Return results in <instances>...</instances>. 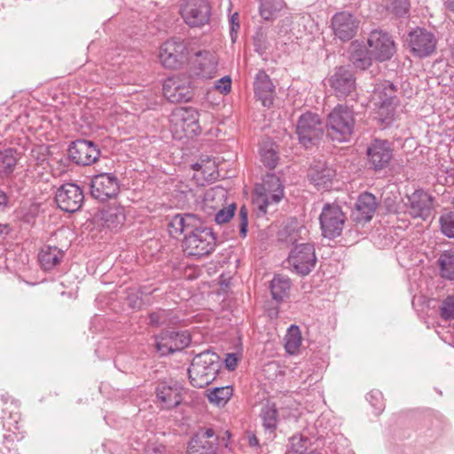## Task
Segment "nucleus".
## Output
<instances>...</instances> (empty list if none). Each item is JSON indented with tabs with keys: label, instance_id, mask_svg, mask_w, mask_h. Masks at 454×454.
Wrapping results in <instances>:
<instances>
[{
	"label": "nucleus",
	"instance_id": "f257e3e1",
	"mask_svg": "<svg viewBox=\"0 0 454 454\" xmlns=\"http://www.w3.org/2000/svg\"><path fill=\"white\" fill-rule=\"evenodd\" d=\"M168 229L170 236L175 239L184 235V251L189 256L202 257L215 248L216 239L214 232L194 214L175 215L169 220Z\"/></svg>",
	"mask_w": 454,
	"mask_h": 454
},
{
	"label": "nucleus",
	"instance_id": "f03ea898",
	"mask_svg": "<svg viewBox=\"0 0 454 454\" xmlns=\"http://www.w3.org/2000/svg\"><path fill=\"white\" fill-rule=\"evenodd\" d=\"M285 196L284 185L279 177L274 174H268L261 184L254 189L253 205L257 217H263L270 212L276 210V206Z\"/></svg>",
	"mask_w": 454,
	"mask_h": 454
},
{
	"label": "nucleus",
	"instance_id": "7ed1b4c3",
	"mask_svg": "<svg viewBox=\"0 0 454 454\" xmlns=\"http://www.w3.org/2000/svg\"><path fill=\"white\" fill-rule=\"evenodd\" d=\"M356 125L352 106L338 104L327 115L325 129L327 137L339 143L350 139Z\"/></svg>",
	"mask_w": 454,
	"mask_h": 454
},
{
	"label": "nucleus",
	"instance_id": "20e7f679",
	"mask_svg": "<svg viewBox=\"0 0 454 454\" xmlns=\"http://www.w3.org/2000/svg\"><path fill=\"white\" fill-rule=\"evenodd\" d=\"M221 368L220 356L210 350L196 355L188 369L191 384L199 388L209 385Z\"/></svg>",
	"mask_w": 454,
	"mask_h": 454
},
{
	"label": "nucleus",
	"instance_id": "39448f33",
	"mask_svg": "<svg viewBox=\"0 0 454 454\" xmlns=\"http://www.w3.org/2000/svg\"><path fill=\"white\" fill-rule=\"evenodd\" d=\"M372 101L376 106V118L384 125L393 122L399 105L397 87L389 81L377 83L372 94Z\"/></svg>",
	"mask_w": 454,
	"mask_h": 454
},
{
	"label": "nucleus",
	"instance_id": "423d86ee",
	"mask_svg": "<svg viewBox=\"0 0 454 454\" xmlns=\"http://www.w3.org/2000/svg\"><path fill=\"white\" fill-rule=\"evenodd\" d=\"M170 129L176 139L193 137L200 131L199 113L193 107H176L169 117Z\"/></svg>",
	"mask_w": 454,
	"mask_h": 454
},
{
	"label": "nucleus",
	"instance_id": "0eeeda50",
	"mask_svg": "<svg viewBox=\"0 0 454 454\" xmlns=\"http://www.w3.org/2000/svg\"><path fill=\"white\" fill-rule=\"evenodd\" d=\"M3 427L10 434L4 435V441L0 447L1 454H16L17 450L14 448V441H19L22 436L19 437V422L20 415L18 411V406L14 403L10 404L6 403V406L3 409V415L1 417Z\"/></svg>",
	"mask_w": 454,
	"mask_h": 454
},
{
	"label": "nucleus",
	"instance_id": "6e6552de",
	"mask_svg": "<svg viewBox=\"0 0 454 454\" xmlns=\"http://www.w3.org/2000/svg\"><path fill=\"white\" fill-rule=\"evenodd\" d=\"M367 45L370 56L380 62L389 60L396 52L393 36L381 29L372 30L369 34Z\"/></svg>",
	"mask_w": 454,
	"mask_h": 454
},
{
	"label": "nucleus",
	"instance_id": "1a4fd4ad",
	"mask_svg": "<svg viewBox=\"0 0 454 454\" xmlns=\"http://www.w3.org/2000/svg\"><path fill=\"white\" fill-rule=\"evenodd\" d=\"M406 42L411 53L419 59L429 57L436 50L435 35L424 27H416L410 31Z\"/></svg>",
	"mask_w": 454,
	"mask_h": 454
},
{
	"label": "nucleus",
	"instance_id": "9d476101",
	"mask_svg": "<svg viewBox=\"0 0 454 454\" xmlns=\"http://www.w3.org/2000/svg\"><path fill=\"white\" fill-rule=\"evenodd\" d=\"M188 50L184 42L179 38H172L163 43L160 48V61L169 69L178 68L187 59Z\"/></svg>",
	"mask_w": 454,
	"mask_h": 454
},
{
	"label": "nucleus",
	"instance_id": "9b49d317",
	"mask_svg": "<svg viewBox=\"0 0 454 454\" xmlns=\"http://www.w3.org/2000/svg\"><path fill=\"white\" fill-rule=\"evenodd\" d=\"M296 133L300 142L306 147L319 140L324 133L323 123L316 114L307 112L300 116Z\"/></svg>",
	"mask_w": 454,
	"mask_h": 454
},
{
	"label": "nucleus",
	"instance_id": "f8f14e48",
	"mask_svg": "<svg viewBox=\"0 0 454 454\" xmlns=\"http://www.w3.org/2000/svg\"><path fill=\"white\" fill-rule=\"evenodd\" d=\"M319 221L324 237L332 239L341 234L346 217L338 205L326 204Z\"/></svg>",
	"mask_w": 454,
	"mask_h": 454
},
{
	"label": "nucleus",
	"instance_id": "ddd939ff",
	"mask_svg": "<svg viewBox=\"0 0 454 454\" xmlns=\"http://www.w3.org/2000/svg\"><path fill=\"white\" fill-rule=\"evenodd\" d=\"M317 257L313 245L299 244L290 252L287 259L289 267L300 275H308L315 267Z\"/></svg>",
	"mask_w": 454,
	"mask_h": 454
},
{
	"label": "nucleus",
	"instance_id": "4468645a",
	"mask_svg": "<svg viewBox=\"0 0 454 454\" xmlns=\"http://www.w3.org/2000/svg\"><path fill=\"white\" fill-rule=\"evenodd\" d=\"M329 83L338 98L356 96V82L353 71L346 67L336 68L334 74L329 78Z\"/></svg>",
	"mask_w": 454,
	"mask_h": 454
},
{
	"label": "nucleus",
	"instance_id": "2eb2a0df",
	"mask_svg": "<svg viewBox=\"0 0 454 454\" xmlns=\"http://www.w3.org/2000/svg\"><path fill=\"white\" fill-rule=\"evenodd\" d=\"M120 190L117 176L112 173L95 175L90 181V194L99 200L106 201L115 198Z\"/></svg>",
	"mask_w": 454,
	"mask_h": 454
},
{
	"label": "nucleus",
	"instance_id": "dca6fc26",
	"mask_svg": "<svg viewBox=\"0 0 454 454\" xmlns=\"http://www.w3.org/2000/svg\"><path fill=\"white\" fill-rule=\"evenodd\" d=\"M181 15L190 27H202L211 15V8L207 0H186L181 7Z\"/></svg>",
	"mask_w": 454,
	"mask_h": 454
},
{
	"label": "nucleus",
	"instance_id": "f3484780",
	"mask_svg": "<svg viewBox=\"0 0 454 454\" xmlns=\"http://www.w3.org/2000/svg\"><path fill=\"white\" fill-rule=\"evenodd\" d=\"M359 24L358 18L349 12H337L331 20L334 36L342 42H348L356 35Z\"/></svg>",
	"mask_w": 454,
	"mask_h": 454
},
{
	"label": "nucleus",
	"instance_id": "a211bd4d",
	"mask_svg": "<svg viewBox=\"0 0 454 454\" xmlns=\"http://www.w3.org/2000/svg\"><path fill=\"white\" fill-rule=\"evenodd\" d=\"M190 341V336L186 332L167 330L156 336L155 346L162 356H166L184 349Z\"/></svg>",
	"mask_w": 454,
	"mask_h": 454
},
{
	"label": "nucleus",
	"instance_id": "6ab92c4d",
	"mask_svg": "<svg viewBox=\"0 0 454 454\" xmlns=\"http://www.w3.org/2000/svg\"><path fill=\"white\" fill-rule=\"evenodd\" d=\"M84 200L82 189L71 183L62 184L55 194V200L59 207L66 212H75L81 207Z\"/></svg>",
	"mask_w": 454,
	"mask_h": 454
},
{
	"label": "nucleus",
	"instance_id": "aec40b11",
	"mask_svg": "<svg viewBox=\"0 0 454 454\" xmlns=\"http://www.w3.org/2000/svg\"><path fill=\"white\" fill-rule=\"evenodd\" d=\"M366 154L372 168L381 170L389 165L393 158V148L387 140L375 138L367 146Z\"/></svg>",
	"mask_w": 454,
	"mask_h": 454
},
{
	"label": "nucleus",
	"instance_id": "412c9836",
	"mask_svg": "<svg viewBox=\"0 0 454 454\" xmlns=\"http://www.w3.org/2000/svg\"><path fill=\"white\" fill-rule=\"evenodd\" d=\"M99 150L94 143L79 139L69 145L68 155L78 165L88 166L94 163L99 157Z\"/></svg>",
	"mask_w": 454,
	"mask_h": 454
},
{
	"label": "nucleus",
	"instance_id": "4be33fe9",
	"mask_svg": "<svg viewBox=\"0 0 454 454\" xmlns=\"http://www.w3.org/2000/svg\"><path fill=\"white\" fill-rule=\"evenodd\" d=\"M433 197L423 190H416L411 195L407 196V201L404 203L408 214L413 217H427L433 207Z\"/></svg>",
	"mask_w": 454,
	"mask_h": 454
},
{
	"label": "nucleus",
	"instance_id": "5701e85b",
	"mask_svg": "<svg viewBox=\"0 0 454 454\" xmlns=\"http://www.w3.org/2000/svg\"><path fill=\"white\" fill-rule=\"evenodd\" d=\"M218 437L212 428L199 431L190 441L187 454H215Z\"/></svg>",
	"mask_w": 454,
	"mask_h": 454
},
{
	"label": "nucleus",
	"instance_id": "b1692460",
	"mask_svg": "<svg viewBox=\"0 0 454 454\" xmlns=\"http://www.w3.org/2000/svg\"><path fill=\"white\" fill-rule=\"evenodd\" d=\"M192 168L194 171L192 178L200 186L215 181L220 176L218 165L215 160L209 157L200 159L192 165Z\"/></svg>",
	"mask_w": 454,
	"mask_h": 454
},
{
	"label": "nucleus",
	"instance_id": "393cba45",
	"mask_svg": "<svg viewBox=\"0 0 454 454\" xmlns=\"http://www.w3.org/2000/svg\"><path fill=\"white\" fill-rule=\"evenodd\" d=\"M254 91L255 98L264 107L270 108L275 98V86L264 71H259L254 78Z\"/></svg>",
	"mask_w": 454,
	"mask_h": 454
},
{
	"label": "nucleus",
	"instance_id": "a878e982",
	"mask_svg": "<svg viewBox=\"0 0 454 454\" xmlns=\"http://www.w3.org/2000/svg\"><path fill=\"white\" fill-rule=\"evenodd\" d=\"M182 387L177 381H162L156 387L157 398L165 409H171L182 402Z\"/></svg>",
	"mask_w": 454,
	"mask_h": 454
},
{
	"label": "nucleus",
	"instance_id": "bb28decb",
	"mask_svg": "<svg viewBox=\"0 0 454 454\" xmlns=\"http://www.w3.org/2000/svg\"><path fill=\"white\" fill-rule=\"evenodd\" d=\"M163 94L172 103L187 102L192 98V90L190 86L176 78L165 81Z\"/></svg>",
	"mask_w": 454,
	"mask_h": 454
},
{
	"label": "nucleus",
	"instance_id": "cd10ccee",
	"mask_svg": "<svg viewBox=\"0 0 454 454\" xmlns=\"http://www.w3.org/2000/svg\"><path fill=\"white\" fill-rule=\"evenodd\" d=\"M377 201L374 195L369 192L362 193L355 205L352 211V218L357 223L369 222L377 208Z\"/></svg>",
	"mask_w": 454,
	"mask_h": 454
},
{
	"label": "nucleus",
	"instance_id": "c85d7f7f",
	"mask_svg": "<svg viewBox=\"0 0 454 454\" xmlns=\"http://www.w3.org/2000/svg\"><path fill=\"white\" fill-rule=\"evenodd\" d=\"M335 171L329 168L325 162L318 161L309 169L308 177L317 190H327L331 187Z\"/></svg>",
	"mask_w": 454,
	"mask_h": 454
},
{
	"label": "nucleus",
	"instance_id": "c756f323",
	"mask_svg": "<svg viewBox=\"0 0 454 454\" xmlns=\"http://www.w3.org/2000/svg\"><path fill=\"white\" fill-rule=\"evenodd\" d=\"M101 220L106 227L116 231L126 221L125 208L117 204L104 207L101 209Z\"/></svg>",
	"mask_w": 454,
	"mask_h": 454
},
{
	"label": "nucleus",
	"instance_id": "7c9ffc66",
	"mask_svg": "<svg viewBox=\"0 0 454 454\" xmlns=\"http://www.w3.org/2000/svg\"><path fill=\"white\" fill-rule=\"evenodd\" d=\"M195 65L197 75L202 78H212L216 72L217 61L209 51H199L196 53Z\"/></svg>",
	"mask_w": 454,
	"mask_h": 454
},
{
	"label": "nucleus",
	"instance_id": "2f4dec72",
	"mask_svg": "<svg viewBox=\"0 0 454 454\" xmlns=\"http://www.w3.org/2000/svg\"><path fill=\"white\" fill-rule=\"evenodd\" d=\"M65 253L55 246H44L41 248L38 260L44 270H51L60 263Z\"/></svg>",
	"mask_w": 454,
	"mask_h": 454
},
{
	"label": "nucleus",
	"instance_id": "473e14b6",
	"mask_svg": "<svg viewBox=\"0 0 454 454\" xmlns=\"http://www.w3.org/2000/svg\"><path fill=\"white\" fill-rule=\"evenodd\" d=\"M19 160V154L12 148L0 151V176H10L14 171Z\"/></svg>",
	"mask_w": 454,
	"mask_h": 454
},
{
	"label": "nucleus",
	"instance_id": "72a5a7b5",
	"mask_svg": "<svg viewBox=\"0 0 454 454\" xmlns=\"http://www.w3.org/2000/svg\"><path fill=\"white\" fill-rule=\"evenodd\" d=\"M291 286L290 279L286 277L277 275L270 282V293L272 298L279 302L288 296Z\"/></svg>",
	"mask_w": 454,
	"mask_h": 454
},
{
	"label": "nucleus",
	"instance_id": "f704fd0d",
	"mask_svg": "<svg viewBox=\"0 0 454 454\" xmlns=\"http://www.w3.org/2000/svg\"><path fill=\"white\" fill-rule=\"evenodd\" d=\"M262 162L269 168H275L278 161V146L270 141H265L260 147Z\"/></svg>",
	"mask_w": 454,
	"mask_h": 454
},
{
	"label": "nucleus",
	"instance_id": "c9c22d12",
	"mask_svg": "<svg viewBox=\"0 0 454 454\" xmlns=\"http://www.w3.org/2000/svg\"><path fill=\"white\" fill-rule=\"evenodd\" d=\"M260 15L265 20L275 19L284 7L283 0H258Z\"/></svg>",
	"mask_w": 454,
	"mask_h": 454
},
{
	"label": "nucleus",
	"instance_id": "e433bc0d",
	"mask_svg": "<svg viewBox=\"0 0 454 454\" xmlns=\"http://www.w3.org/2000/svg\"><path fill=\"white\" fill-rule=\"evenodd\" d=\"M260 416L265 430L272 434L277 428L278 424V411L276 407L274 405L266 404L262 408Z\"/></svg>",
	"mask_w": 454,
	"mask_h": 454
},
{
	"label": "nucleus",
	"instance_id": "4c0bfd02",
	"mask_svg": "<svg viewBox=\"0 0 454 454\" xmlns=\"http://www.w3.org/2000/svg\"><path fill=\"white\" fill-rule=\"evenodd\" d=\"M285 340V348L286 352L291 355L296 354L301 344V336L299 327L296 325H291L288 328Z\"/></svg>",
	"mask_w": 454,
	"mask_h": 454
},
{
	"label": "nucleus",
	"instance_id": "58836bf2",
	"mask_svg": "<svg viewBox=\"0 0 454 454\" xmlns=\"http://www.w3.org/2000/svg\"><path fill=\"white\" fill-rule=\"evenodd\" d=\"M441 276L447 279H454V254L452 252H443L439 259Z\"/></svg>",
	"mask_w": 454,
	"mask_h": 454
},
{
	"label": "nucleus",
	"instance_id": "ea45409f",
	"mask_svg": "<svg viewBox=\"0 0 454 454\" xmlns=\"http://www.w3.org/2000/svg\"><path fill=\"white\" fill-rule=\"evenodd\" d=\"M207 392L210 403L217 407H224L227 403V387H214Z\"/></svg>",
	"mask_w": 454,
	"mask_h": 454
},
{
	"label": "nucleus",
	"instance_id": "a19ab883",
	"mask_svg": "<svg viewBox=\"0 0 454 454\" xmlns=\"http://www.w3.org/2000/svg\"><path fill=\"white\" fill-rule=\"evenodd\" d=\"M237 340L234 341L233 347L229 346V349L233 348L235 349L234 352H229V372L234 371L237 367L238 362L242 357L243 347L241 342L240 335L239 332L236 331Z\"/></svg>",
	"mask_w": 454,
	"mask_h": 454
},
{
	"label": "nucleus",
	"instance_id": "79ce46f5",
	"mask_svg": "<svg viewBox=\"0 0 454 454\" xmlns=\"http://www.w3.org/2000/svg\"><path fill=\"white\" fill-rule=\"evenodd\" d=\"M364 49H359L351 54L350 59L356 68L366 69L372 65V56Z\"/></svg>",
	"mask_w": 454,
	"mask_h": 454
},
{
	"label": "nucleus",
	"instance_id": "37998d69",
	"mask_svg": "<svg viewBox=\"0 0 454 454\" xmlns=\"http://www.w3.org/2000/svg\"><path fill=\"white\" fill-rule=\"evenodd\" d=\"M309 445V440L303 435H294L290 438L289 451L294 454H304Z\"/></svg>",
	"mask_w": 454,
	"mask_h": 454
},
{
	"label": "nucleus",
	"instance_id": "c03bdc74",
	"mask_svg": "<svg viewBox=\"0 0 454 454\" xmlns=\"http://www.w3.org/2000/svg\"><path fill=\"white\" fill-rule=\"evenodd\" d=\"M439 221L442 233L449 238H454V212L443 214Z\"/></svg>",
	"mask_w": 454,
	"mask_h": 454
},
{
	"label": "nucleus",
	"instance_id": "a18cd8bd",
	"mask_svg": "<svg viewBox=\"0 0 454 454\" xmlns=\"http://www.w3.org/2000/svg\"><path fill=\"white\" fill-rule=\"evenodd\" d=\"M440 316L443 320L454 319V296L449 295L442 301L439 309Z\"/></svg>",
	"mask_w": 454,
	"mask_h": 454
},
{
	"label": "nucleus",
	"instance_id": "49530a36",
	"mask_svg": "<svg viewBox=\"0 0 454 454\" xmlns=\"http://www.w3.org/2000/svg\"><path fill=\"white\" fill-rule=\"evenodd\" d=\"M48 149L45 145L34 146L30 153V160L35 162V165H43L47 160Z\"/></svg>",
	"mask_w": 454,
	"mask_h": 454
},
{
	"label": "nucleus",
	"instance_id": "de8ad7c7",
	"mask_svg": "<svg viewBox=\"0 0 454 454\" xmlns=\"http://www.w3.org/2000/svg\"><path fill=\"white\" fill-rule=\"evenodd\" d=\"M410 10L408 0H393L391 3V11L397 17H404Z\"/></svg>",
	"mask_w": 454,
	"mask_h": 454
},
{
	"label": "nucleus",
	"instance_id": "09e8293b",
	"mask_svg": "<svg viewBox=\"0 0 454 454\" xmlns=\"http://www.w3.org/2000/svg\"><path fill=\"white\" fill-rule=\"evenodd\" d=\"M168 320V311L159 309L149 314V325L153 327H158L165 324Z\"/></svg>",
	"mask_w": 454,
	"mask_h": 454
},
{
	"label": "nucleus",
	"instance_id": "8fccbe9b",
	"mask_svg": "<svg viewBox=\"0 0 454 454\" xmlns=\"http://www.w3.org/2000/svg\"><path fill=\"white\" fill-rule=\"evenodd\" d=\"M239 218H240L239 224V232H240V235L243 238H245L247 233V224H248L247 210L245 206L241 207V208L239 209Z\"/></svg>",
	"mask_w": 454,
	"mask_h": 454
},
{
	"label": "nucleus",
	"instance_id": "3c124183",
	"mask_svg": "<svg viewBox=\"0 0 454 454\" xmlns=\"http://www.w3.org/2000/svg\"><path fill=\"white\" fill-rule=\"evenodd\" d=\"M240 27L239 25V15L238 12H234L231 17V38L232 43L236 42L237 34Z\"/></svg>",
	"mask_w": 454,
	"mask_h": 454
},
{
	"label": "nucleus",
	"instance_id": "603ef678",
	"mask_svg": "<svg viewBox=\"0 0 454 454\" xmlns=\"http://www.w3.org/2000/svg\"><path fill=\"white\" fill-rule=\"evenodd\" d=\"M278 239L281 242L289 244L295 240V236L294 231H289L286 228H284L278 232Z\"/></svg>",
	"mask_w": 454,
	"mask_h": 454
},
{
	"label": "nucleus",
	"instance_id": "864d4df0",
	"mask_svg": "<svg viewBox=\"0 0 454 454\" xmlns=\"http://www.w3.org/2000/svg\"><path fill=\"white\" fill-rule=\"evenodd\" d=\"M215 220L219 224L226 223H227V209L225 207L222 208L215 215Z\"/></svg>",
	"mask_w": 454,
	"mask_h": 454
},
{
	"label": "nucleus",
	"instance_id": "5fc2aeb1",
	"mask_svg": "<svg viewBox=\"0 0 454 454\" xmlns=\"http://www.w3.org/2000/svg\"><path fill=\"white\" fill-rule=\"evenodd\" d=\"M215 88L223 94H227V75L223 76L216 83Z\"/></svg>",
	"mask_w": 454,
	"mask_h": 454
},
{
	"label": "nucleus",
	"instance_id": "6e6d98bb",
	"mask_svg": "<svg viewBox=\"0 0 454 454\" xmlns=\"http://www.w3.org/2000/svg\"><path fill=\"white\" fill-rule=\"evenodd\" d=\"M7 203V197L5 193L0 190V208H3Z\"/></svg>",
	"mask_w": 454,
	"mask_h": 454
},
{
	"label": "nucleus",
	"instance_id": "4d7b16f0",
	"mask_svg": "<svg viewBox=\"0 0 454 454\" xmlns=\"http://www.w3.org/2000/svg\"><path fill=\"white\" fill-rule=\"evenodd\" d=\"M129 306L133 309H137V308H140L141 306V301L137 298L136 300H131L130 297H129Z\"/></svg>",
	"mask_w": 454,
	"mask_h": 454
},
{
	"label": "nucleus",
	"instance_id": "13d9d810",
	"mask_svg": "<svg viewBox=\"0 0 454 454\" xmlns=\"http://www.w3.org/2000/svg\"><path fill=\"white\" fill-rule=\"evenodd\" d=\"M236 208L235 203L229 204V220L234 216Z\"/></svg>",
	"mask_w": 454,
	"mask_h": 454
},
{
	"label": "nucleus",
	"instance_id": "bf43d9fd",
	"mask_svg": "<svg viewBox=\"0 0 454 454\" xmlns=\"http://www.w3.org/2000/svg\"><path fill=\"white\" fill-rule=\"evenodd\" d=\"M447 9L454 12V0H445Z\"/></svg>",
	"mask_w": 454,
	"mask_h": 454
},
{
	"label": "nucleus",
	"instance_id": "052dcab7",
	"mask_svg": "<svg viewBox=\"0 0 454 454\" xmlns=\"http://www.w3.org/2000/svg\"><path fill=\"white\" fill-rule=\"evenodd\" d=\"M375 395H379V396H380V393H378V392H376V393H371V394H369V395H368L367 399H368L370 402H372V401H371V398H374V397H376Z\"/></svg>",
	"mask_w": 454,
	"mask_h": 454
},
{
	"label": "nucleus",
	"instance_id": "680f3d73",
	"mask_svg": "<svg viewBox=\"0 0 454 454\" xmlns=\"http://www.w3.org/2000/svg\"><path fill=\"white\" fill-rule=\"evenodd\" d=\"M450 56L452 61L454 62V43L450 45Z\"/></svg>",
	"mask_w": 454,
	"mask_h": 454
},
{
	"label": "nucleus",
	"instance_id": "e2e57ef3",
	"mask_svg": "<svg viewBox=\"0 0 454 454\" xmlns=\"http://www.w3.org/2000/svg\"><path fill=\"white\" fill-rule=\"evenodd\" d=\"M228 388H229V399H230L231 396L232 395L233 389H232V387L230 385L228 386Z\"/></svg>",
	"mask_w": 454,
	"mask_h": 454
},
{
	"label": "nucleus",
	"instance_id": "0e129e2a",
	"mask_svg": "<svg viewBox=\"0 0 454 454\" xmlns=\"http://www.w3.org/2000/svg\"><path fill=\"white\" fill-rule=\"evenodd\" d=\"M249 443L253 445L254 443H256V438L254 436L253 438H250Z\"/></svg>",
	"mask_w": 454,
	"mask_h": 454
},
{
	"label": "nucleus",
	"instance_id": "69168bd1",
	"mask_svg": "<svg viewBox=\"0 0 454 454\" xmlns=\"http://www.w3.org/2000/svg\"><path fill=\"white\" fill-rule=\"evenodd\" d=\"M228 82H229V91H230L231 90V79L230 77H229Z\"/></svg>",
	"mask_w": 454,
	"mask_h": 454
},
{
	"label": "nucleus",
	"instance_id": "338daca9",
	"mask_svg": "<svg viewBox=\"0 0 454 454\" xmlns=\"http://www.w3.org/2000/svg\"><path fill=\"white\" fill-rule=\"evenodd\" d=\"M451 205H452V206H453V207H454V196H453V197H452V199H451Z\"/></svg>",
	"mask_w": 454,
	"mask_h": 454
},
{
	"label": "nucleus",
	"instance_id": "774afa93",
	"mask_svg": "<svg viewBox=\"0 0 454 454\" xmlns=\"http://www.w3.org/2000/svg\"><path fill=\"white\" fill-rule=\"evenodd\" d=\"M223 362L227 365V356L223 359Z\"/></svg>",
	"mask_w": 454,
	"mask_h": 454
}]
</instances>
